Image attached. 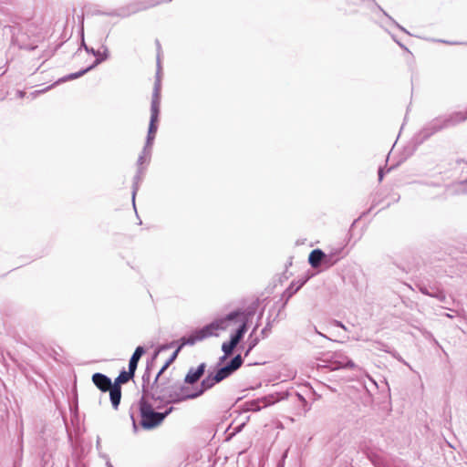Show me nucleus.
I'll use <instances>...</instances> for the list:
<instances>
[{
    "label": "nucleus",
    "mask_w": 467,
    "mask_h": 467,
    "mask_svg": "<svg viewBox=\"0 0 467 467\" xmlns=\"http://www.w3.org/2000/svg\"><path fill=\"white\" fill-rule=\"evenodd\" d=\"M467 119V109L464 111H455L449 115L441 116L433 119L427 123L420 131L419 135L422 140L430 138L431 135L437 133L450 127H453Z\"/></svg>",
    "instance_id": "obj_3"
},
{
    "label": "nucleus",
    "mask_w": 467,
    "mask_h": 467,
    "mask_svg": "<svg viewBox=\"0 0 467 467\" xmlns=\"http://www.w3.org/2000/svg\"><path fill=\"white\" fill-rule=\"evenodd\" d=\"M257 326L254 328L253 332L250 334L249 336V338H248V348L244 354V356H247L249 354V352L258 344L259 342V338L257 337H254V330L256 329Z\"/></svg>",
    "instance_id": "obj_24"
},
{
    "label": "nucleus",
    "mask_w": 467,
    "mask_h": 467,
    "mask_svg": "<svg viewBox=\"0 0 467 467\" xmlns=\"http://www.w3.org/2000/svg\"><path fill=\"white\" fill-rule=\"evenodd\" d=\"M156 47H158V50L161 49V44H160L159 40H156Z\"/></svg>",
    "instance_id": "obj_43"
},
{
    "label": "nucleus",
    "mask_w": 467,
    "mask_h": 467,
    "mask_svg": "<svg viewBox=\"0 0 467 467\" xmlns=\"http://www.w3.org/2000/svg\"><path fill=\"white\" fill-rule=\"evenodd\" d=\"M244 426V424L240 425L239 427L236 428V431H240V430L242 429V427Z\"/></svg>",
    "instance_id": "obj_45"
},
{
    "label": "nucleus",
    "mask_w": 467,
    "mask_h": 467,
    "mask_svg": "<svg viewBox=\"0 0 467 467\" xmlns=\"http://www.w3.org/2000/svg\"><path fill=\"white\" fill-rule=\"evenodd\" d=\"M416 287L423 295L437 298L440 302H445L446 300L445 293L437 285L427 286L423 283H418Z\"/></svg>",
    "instance_id": "obj_10"
},
{
    "label": "nucleus",
    "mask_w": 467,
    "mask_h": 467,
    "mask_svg": "<svg viewBox=\"0 0 467 467\" xmlns=\"http://www.w3.org/2000/svg\"><path fill=\"white\" fill-rule=\"evenodd\" d=\"M333 324H334L336 327H338L343 328L344 330H347V327H345V325H344L341 321L334 320V321H333Z\"/></svg>",
    "instance_id": "obj_35"
},
{
    "label": "nucleus",
    "mask_w": 467,
    "mask_h": 467,
    "mask_svg": "<svg viewBox=\"0 0 467 467\" xmlns=\"http://www.w3.org/2000/svg\"><path fill=\"white\" fill-rule=\"evenodd\" d=\"M168 368H169V365L165 362V364L161 367V368L156 375V377H158V381L161 380V376Z\"/></svg>",
    "instance_id": "obj_34"
},
{
    "label": "nucleus",
    "mask_w": 467,
    "mask_h": 467,
    "mask_svg": "<svg viewBox=\"0 0 467 467\" xmlns=\"http://www.w3.org/2000/svg\"><path fill=\"white\" fill-rule=\"evenodd\" d=\"M160 60L158 59V70L156 73V79L153 87L150 107L161 108V78H160Z\"/></svg>",
    "instance_id": "obj_12"
},
{
    "label": "nucleus",
    "mask_w": 467,
    "mask_h": 467,
    "mask_svg": "<svg viewBox=\"0 0 467 467\" xmlns=\"http://www.w3.org/2000/svg\"><path fill=\"white\" fill-rule=\"evenodd\" d=\"M393 40L403 49L405 50H408V48L402 44L400 43V41H398L394 36H393Z\"/></svg>",
    "instance_id": "obj_39"
},
{
    "label": "nucleus",
    "mask_w": 467,
    "mask_h": 467,
    "mask_svg": "<svg viewBox=\"0 0 467 467\" xmlns=\"http://www.w3.org/2000/svg\"><path fill=\"white\" fill-rule=\"evenodd\" d=\"M243 365V358L241 355L234 357L230 362L220 368L216 374L218 378L223 381L226 378L230 377L234 371H236Z\"/></svg>",
    "instance_id": "obj_7"
},
{
    "label": "nucleus",
    "mask_w": 467,
    "mask_h": 467,
    "mask_svg": "<svg viewBox=\"0 0 467 467\" xmlns=\"http://www.w3.org/2000/svg\"><path fill=\"white\" fill-rule=\"evenodd\" d=\"M250 314L251 313L246 314L244 311L236 310V311H233V312L229 313L226 317H224L223 318L214 320L213 323L223 321V328L215 329L214 334L213 336H217L218 335L217 331H219V330H226L228 328V327L230 326L231 322L240 323V326L237 328V330L235 331V333L231 336L233 338H234L235 340L240 342L242 340L244 335L247 331V322H248V317H249Z\"/></svg>",
    "instance_id": "obj_5"
},
{
    "label": "nucleus",
    "mask_w": 467,
    "mask_h": 467,
    "mask_svg": "<svg viewBox=\"0 0 467 467\" xmlns=\"http://www.w3.org/2000/svg\"><path fill=\"white\" fill-rule=\"evenodd\" d=\"M162 407L161 404L148 399L144 394H141L138 402L132 404L130 409L133 431L136 432L139 427L143 430H153L159 427L173 410V407H169L164 411H160Z\"/></svg>",
    "instance_id": "obj_1"
},
{
    "label": "nucleus",
    "mask_w": 467,
    "mask_h": 467,
    "mask_svg": "<svg viewBox=\"0 0 467 467\" xmlns=\"http://www.w3.org/2000/svg\"><path fill=\"white\" fill-rule=\"evenodd\" d=\"M287 455V451L282 456V460L278 462L277 467H284V461Z\"/></svg>",
    "instance_id": "obj_38"
},
{
    "label": "nucleus",
    "mask_w": 467,
    "mask_h": 467,
    "mask_svg": "<svg viewBox=\"0 0 467 467\" xmlns=\"http://www.w3.org/2000/svg\"><path fill=\"white\" fill-rule=\"evenodd\" d=\"M142 394L161 406L192 400L191 397H188L191 395L188 387L179 381L172 382L165 379L158 381V377H155L150 386H144Z\"/></svg>",
    "instance_id": "obj_2"
},
{
    "label": "nucleus",
    "mask_w": 467,
    "mask_h": 467,
    "mask_svg": "<svg viewBox=\"0 0 467 467\" xmlns=\"http://www.w3.org/2000/svg\"><path fill=\"white\" fill-rule=\"evenodd\" d=\"M464 453H465V456H466V458H467V450L464 451Z\"/></svg>",
    "instance_id": "obj_46"
},
{
    "label": "nucleus",
    "mask_w": 467,
    "mask_h": 467,
    "mask_svg": "<svg viewBox=\"0 0 467 467\" xmlns=\"http://www.w3.org/2000/svg\"><path fill=\"white\" fill-rule=\"evenodd\" d=\"M74 467H86L85 463L80 462V461H78L75 462V466Z\"/></svg>",
    "instance_id": "obj_41"
},
{
    "label": "nucleus",
    "mask_w": 467,
    "mask_h": 467,
    "mask_svg": "<svg viewBox=\"0 0 467 467\" xmlns=\"http://www.w3.org/2000/svg\"><path fill=\"white\" fill-rule=\"evenodd\" d=\"M150 156V152L148 153V151L146 153H143V151L141 152V154L139 156L138 158V165L140 167V165H142V163L145 161V156Z\"/></svg>",
    "instance_id": "obj_32"
},
{
    "label": "nucleus",
    "mask_w": 467,
    "mask_h": 467,
    "mask_svg": "<svg viewBox=\"0 0 467 467\" xmlns=\"http://www.w3.org/2000/svg\"><path fill=\"white\" fill-rule=\"evenodd\" d=\"M206 364L204 362L201 363L197 368H190L188 373L184 378V382L190 385L197 383L200 380V379L203 376Z\"/></svg>",
    "instance_id": "obj_11"
},
{
    "label": "nucleus",
    "mask_w": 467,
    "mask_h": 467,
    "mask_svg": "<svg viewBox=\"0 0 467 467\" xmlns=\"http://www.w3.org/2000/svg\"><path fill=\"white\" fill-rule=\"evenodd\" d=\"M228 357H229V356H226V354H223V356H222V357L219 358V364H221V363L224 362Z\"/></svg>",
    "instance_id": "obj_42"
},
{
    "label": "nucleus",
    "mask_w": 467,
    "mask_h": 467,
    "mask_svg": "<svg viewBox=\"0 0 467 467\" xmlns=\"http://www.w3.org/2000/svg\"><path fill=\"white\" fill-rule=\"evenodd\" d=\"M374 348L378 350H382V351H385L387 353H390L393 355V357H395L396 358H398L399 360H401V358L400 357H398L395 353H392L389 349V347L388 345H386L385 343L383 342H380V341H375L374 342Z\"/></svg>",
    "instance_id": "obj_25"
},
{
    "label": "nucleus",
    "mask_w": 467,
    "mask_h": 467,
    "mask_svg": "<svg viewBox=\"0 0 467 467\" xmlns=\"http://www.w3.org/2000/svg\"><path fill=\"white\" fill-rule=\"evenodd\" d=\"M154 139H155V133H149L148 132L147 139H146V143H145V146L143 148V153H146L147 151H148V153L151 152V147H152V143H153Z\"/></svg>",
    "instance_id": "obj_26"
},
{
    "label": "nucleus",
    "mask_w": 467,
    "mask_h": 467,
    "mask_svg": "<svg viewBox=\"0 0 467 467\" xmlns=\"http://www.w3.org/2000/svg\"><path fill=\"white\" fill-rule=\"evenodd\" d=\"M108 391H109V399L112 407L118 410L121 400V388L112 386Z\"/></svg>",
    "instance_id": "obj_18"
},
{
    "label": "nucleus",
    "mask_w": 467,
    "mask_h": 467,
    "mask_svg": "<svg viewBox=\"0 0 467 467\" xmlns=\"http://www.w3.org/2000/svg\"><path fill=\"white\" fill-rule=\"evenodd\" d=\"M238 344L239 342L231 337L229 341L223 343L222 350L226 356H230Z\"/></svg>",
    "instance_id": "obj_22"
},
{
    "label": "nucleus",
    "mask_w": 467,
    "mask_h": 467,
    "mask_svg": "<svg viewBox=\"0 0 467 467\" xmlns=\"http://www.w3.org/2000/svg\"><path fill=\"white\" fill-rule=\"evenodd\" d=\"M134 377V373L130 370L126 371L123 369L120 371L119 376L115 379L114 383H112L113 387L120 388L121 384L127 383L130 379H131Z\"/></svg>",
    "instance_id": "obj_19"
},
{
    "label": "nucleus",
    "mask_w": 467,
    "mask_h": 467,
    "mask_svg": "<svg viewBox=\"0 0 467 467\" xmlns=\"http://www.w3.org/2000/svg\"><path fill=\"white\" fill-rule=\"evenodd\" d=\"M223 321L210 323L204 326L203 327L195 330L189 337H182L181 338V344L178 346L176 350L171 354V356L166 361V363L170 366L176 359L179 352L184 346H193L196 342L202 341L209 337H212L214 334L215 329L223 328Z\"/></svg>",
    "instance_id": "obj_4"
},
{
    "label": "nucleus",
    "mask_w": 467,
    "mask_h": 467,
    "mask_svg": "<svg viewBox=\"0 0 467 467\" xmlns=\"http://www.w3.org/2000/svg\"><path fill=\"white\" fill-rule=\"evenodd\" d=\"M271 330H272V322L270 320H268L265 327L261 331L262 337L263 338L267 337L268 335L271 333Z\"/></svg>",
    "instance_id": "obj_30"
},
{
    "label": "nucleus",
    "mask_w": 467,
    "mask_h": 467,
    "mask_svg": "<svg viewBox=\"0 0 467 467\" xmlns=\"http://www.w3.org/2000/svg\"><path fill=\"white\" fill-rule=\"evenodd\" d=\"M221 382V379L218 378L216 372L209 373L202 381L201 386L195 391L191 392L192 400L196 399L202 395L206 390L212 389L215 384Z\"/></svg>",
    "instance_id": "obj_9"
},
{
    "label": "nucleus",
    "mask_w": 467,
    "mask_h": 467,
    "mask_svg": "<svg viewBox=\"0 0 467 467\" xmlns=\"http://www.w3.org/2000/svg\"><path fill=\"white\" fill-rule=\"evenodd\" d=\"M341 249L336 250L329 254H326V257L323 260V264L327 267L334 265L340 259Z\"/></svg>",
    "instance_id": "obj_21"
},
{
    "label": "nucleus",
    "mask_w": 467,
    "mask_h": 467,
    "mask_svg": "<svg viewBox=\"0 0 467 467\" xmlns=\"http://www.w3.org/2000/svg\"><path fill=\"white\" fill-rule=\"evenodd\" d=\"M160 114V108L150 107V125H149V133H155L158 130V119Z\"/></svg>",
    "instance_id": "obj_17"
},
{
    "label": "nucleus",
    "mask_w": 467,
    "mask_h": 467,
    "mask_svg": "<svg viewBox=\"0 0 467 467\" xmlns=\"http://www.w3.org/2000/svg\"><path fill=\"white\" fill-rule=\"evenodd\" d=\"M150 367L147 365V368L142 375V389L144 386H150Z\"/></svg>",
    "instance_id": "obj_28"
},
{
    "label": "nucleus",
    "mask_w": 467,
    "mask_h": 467,
    "mask_svg": "<svg viewBox=\"0 0 467 467\" xmlns=\"http://www.w3.org/2000/svg\"><path fill=\"white\" fill-rule=\"evenodd\" d=\"M145 353V348L141 346L136 348L134 353L132 354L130 361H129V370L135 374V371L138 367V363L141 356Z\"/></svg>",
    "instance_id": "obj_16"
},
{
    "label": "nucleus",
    "mask_w": 467,
    "mask_h": 467,
    "mask_svg": "<svg viewBox=\"0 0 467 467\" xmlns=\"http://www.w3.org/2000/svg\"><path fill=\"white\" fill-rule=\"evenodd\" d=\"M454 192L456 193H467V179L455 184Z\"/></svg>",
    "instance_id": "obj_27"
},
{
    "label": "nucleus",
    "mask_w": 467,
    "mask_h": 467,
    "mask_svg": "<svg viewBox=\"0 0 467 467\" xmlns=\"http://www.w3.org/2000/svg\"><path fill=\"white\" fill-rule=\"evenodd\" d=\"M374 6H375V8H376L379 12L382 13V15H383L385 17H387V18H388V20H389L391 24H393L394 26H397L399 29H400L401 31H403V32H405V33L409 34V32H408V31H407V30H406L402 26H400L399 23H397V22H396V21H395V20H394V19H393V18H392V17H391L388 13H387V12H385V11H384V10H383L379 5H377V4L375 3V4H374Z\"/></svg>",
    "instance_id": "obj_23"
},
{
    "label": "nucleus",
    "mask_w": 467,
    "mask_h": 467,
    "mask_svg": "<svg viewBox=\"0 0 467 467\" xmlns=\"http://www.w3.org/2000/svg\"><path fill=\"white\" fill-rule=\"evenodd\" d=\"M303 285V283L300 284L299 285L297 286H294V285L292 284L284 293L285 296H287V298L291 297L295 293H296L299 288Z\"/></svg>",
    "instance_id": "obj_29"
},
{
    "label": "nucleus",
    "mask_w": 467,
    "mask_h": 467,
    "mask_svg": "<svg viewBox=\"0 0 467 467\" xmlns=\"http://www.w3.org/2000/svg\"><path fill=\"white\" fill-rule=\"evenodd\" d=\"M143 168L139 167L136 175L133 178V185H132V202L135 207V196L139 190L140 182L142 180Z\"/></svg>",
    "instance_id": "obj_20"
},
{
    "label": "nucleus",
    "mask_w": 467,
    "mask_h": 467,
    "mask_svg": "<svg viewBox=\"0 0 467 467\" xmlns=\"http://www.w3.org/2000/svg\"><path fill=\"white\" fill-rule=\"evenodd\" d=\"M171 0H151V2L149 5L143 6L142 9H145V8H148V7H151V6H155L157 5H160L162 2H171Z\"/></svg>",
    "instance_id": "obj_31"
},
{
    "label": "nucleus",
    "mask_w": 467,
    "mask_h": 467,
    "mask_svg": "<svg viewBox=\"0 0 467 467\" xmlns=\"http://www.w3.org/2000/svg\"><path fill=\"white\" fill-rule=\"evenodd\" d=\"M325 257L326 253L320 249H315L310 253L308 256V262L312 267L317 268L323 264Z\"/></svg>",
    "instance_id": "obj_15"
},
{
    "label": "nucleus",
    "mask_w": 467,
    "mask_h": 467,
    "mask_svg": "<svg viewBox=\"0 0 467 467\" xmlns=\"http://www.w3.org/2000/svg\"><path fill=\"white\" fill-rule=\"evenodd\" d=\"M175 344H176V341H173V342H171V344H169V345H163V346H161V347L159 348V351H161V350H164V349H168V348H170L173 347V345H175Z\"/></svg>",
    "instance_id": "obj_36"
},
{
    "label": "nucleus",
    "mask_w": 467,
    "mask_h": 467,
    "mask_svg": "<svg viewBox=\"0 0 467 467\" xmlns=\"http://www.w3.org/2000/svg\"><path fill=\"white\" fill-rule=\"evenodd\" d=\"M102 458L106 460L107 467H113L112 463L110 462L109 457L107 454L102 455Z\"/></svg>",
    "instance_id": "obj_37"
},
{
    "label": "nucleus",
    "mask_w": 467,
    "mask_h": 467,
    "mask_svg": "<svg viewBox=\"0 0 467 467\" xmlns=\"http://www.w3.org/2000/svg\"><path fill=\"white\" fill-rule=\"evenodd\" d=\"M315 331H316L319 336H321V337H324L327 338L324 334H322V333L318 332L317 328H315Z\"/></svg>",
    "instance_id": "obj_44"
},
{
    "label": "nucleus",
    "mask_w": 467,
    "mask_h": 467,
    "mask_svg": "<svg viewBox=\"0 0 467 467\" xmlns=\"http://www.w3.org/2000/svg\"><path fill=\"white\" fill-rule=\"evenodd\" d=\"M330 362L332 369H354L357 368V365L348 356L341 352L333 353L330 357Z\"/></svg>",
    "instance_id": "obj_8"
},
{
    "label": "nucleus",
    "mask_w": 467,
    "mask_h": 467,
    "mask_svg": "<svg viewBox=\"0 0 467 467\" xmlns=\"http://www.w3.org/2000/svg\"><path fill=\"white\" fill-rule=\"evenodd\" d=\"M54 85H51V86L46 88L45 89L36 90V91L32 92L31 95H32L33 98H35L37 95L42 94V93L46 92L47 90L50 89Z\"/></svg>",
    "instance_id": "obj_33"
},
{
    "label": "nucleus",
    "mask_w": 467,
    "mask_h": 467,
    "mask_svg": "<svg viewBox=\"0 0 467 467\" xmlns=\"http://www.w3.org/2000/svg\"><path fill=\"white\" fill-rule=\"evenodd\" d=\"M272 403H274V400L270 401L267 397H264L262 399L247 401L245 403V409L249 411H259L262 408L267 407Z\"/></svg>",
    "instance_id": "obj_14"
},
{
    "label": "nucleus",
    "mask_w": 467,
    "mask_h": 467,
    "mask_svg": "<svg viewBox=\"0 0 467 467\" xmlns=\"http://www.w3.org/2000/svg\"><path fill=\"white\" fill-rule=\"evenodd\" d=\"M92 381L95 386L103 392L108 391L112 387L111 379L102 373L98 372L93 374Z\"/></svg>",
    "instance_id": "obj_13"
},
{
    "label": "nucleus",
    "mask_w": 467,
    "mask_h": 467,
    "mask_svg": "<svg viewBox=\"0 0 467 467\" xmlns=\"http://www.w3.org/2000/svg\"><path fill=\"white\" fill-rule=\"evenodd\" d=\"M378 174H379V180L382 181L383 176H384V172H383V170L381 168L379 170Z\"/></svg>",
    "instance_id": "obj_40"
},
{
    "label": "nucleus",
    "mask_w": 467,
    "mask_h": 467,
    "mask_svg": "<svg viewBox=\"0 0 467 467\" xmlns=\"http://www.w3.org/2000/svg\"><path fill=\"white\" fill-rule=\"evenodd\" d=\"M82 46L84 47L85 50L88 52V53H91L93 56L96 57V59L95 61L93 62L92 65H90L89 67L78 71V72H76V73H71L69 75H67L65 76L64 78H60L57 82H56L55 84H57V83H60V82H65V81H67V80H72V79H76L78 78H80L82 77L84 74H86L87 72H88L89 70L93 69L94 67H96L99 64L102 63L103 61L107 60L108 57H109V50H108V47H104L103 46V52H100L99 50H95L94 48L92 47H88L85 43L84 41L82 42Z\"/></svg>",
    "instance_id": "obj_6"
}]
</instances>
